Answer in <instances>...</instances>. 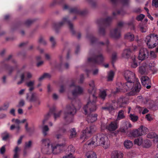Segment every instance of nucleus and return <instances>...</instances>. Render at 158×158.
Masks as SVG:
<instances>
[{
    "mask_svg": "<svg viewBox=\"0 0 158 158\" xmlns=\"http://www.w3.org/2000/svg\"><path fill=\"white\" fill-rule=\"evenodd\" d=\"M127 81V82L123 85L120 83L117 84L119 86L116 88L115 93L122 90L123 92L131 90L129 93V95H133L135 94L136 93L139 91L141 86L138 79H135L133 81L130 80Z\"/></svg>",
    "mask_w": 158,
    "mask_h": 158,
    "instance_id": "1",
    "label": "nucleus"
},
{
    "mask_svg": "<svg viewBox=\"0 0 158 158\" xmlns=\"http://www.w3.org/2000/svg\"><path fill=\"white\" fill-rule=\"evenodd\" d=\"M86 144L88 146L100 145L104 149H107L109 147L110 143L106 135L103 134H99L94 136L91 139L87 142Z\"/></svg>",
    "mask_w": 158,
    "mask_h": 158,
    "instance_id": "2",
    "label": "nucleus"
},
{
    "mask_svg": "<svg viewBox=\"0 0 158 158\" xmlns=\"http://www.w3.org/2000/svg\"><path fill=\"white\" fill-rule=\"evenodd\" d=\"M96 102L88 101L87 103L83 107L84 113L87 115V120L89 123H93L97 119V114H90L91 112L95 111L97 109L96 105Z\"/></svg>",
    "mask_w": 158,
    "mask_h": 158,
    "instance_id": "3",
    "label": "nucleus"
},
{
    "mask_svg": "<svg viewBox=\"0 0 158 158\" xmlns=\"http://www.w3.org/2000/svg\"><path fill=\"white\" fill-rule=\"evenodd\" d=\"M76 112V109L74 106L70 104L66 106L64 111L63 118L65 121L68 123H70L73 121L72 118H70L69 115H72L75 114Z\"/></svg>",
    "mask_w": 158,
    "mask_h": 158,
    "instance_id": "4",
    "label": "nucleus"
},
{
    "mask_svg": "<svg viewBox=\"0 0 158 158\" xmlns=\"http://www.w3.org/2000/svg\"><path fill=\"white\" fill-rule=\"evenodd\" d=\"M105 58L101 53L97 54L95 53L90 51L89 53L87 61L89 62L100 64L105 60Z\"/></svg>",
    "mask_w": 158,
    "mask_h": 158,
    "instance_id": "5",
    "label": "nucleus"
},
{
    "mask_svg": "<svg viewBox=\"0 0 158 158\" xmlns=\"http://www.w3.org/2000/svg\"><path fill=\"white\" fill-rule=\"evenodd\" d=\"M145 42L149 48H153L158 44V36L154 34H150L146 36Z\"/></svg>",
    "mask_w": 158,
    "mask_h": 158,
    "instance_id": "6",
    "label": "nucleus"
},
{
    "mask_svg": "<svg viewBox=\"0 0 158 158\" xmlns=\"http://www.w3.org/2000/svg\"><path fill=\"white\" fill-rule=\"evenodd\" d=\"M66 145V143L65 142L56 144L53 143L46 154H50L52 153L54 155L59 154L63 151Z\"/></svg>",
    "mask_w": 158,
    "mask_h": 158,
    "instance_id": "7",
    "label": "nucleus"
},
{
    "mask_svg": "<svg viewBox=\"0 0 158 158\" xmlns=\"http://www.w3.org/2000/svg\"><path fill=\"white\" fill-rule=\"evenodd\" d=\"M112 19V18L108 17L104 20L99 19L97 21L98 25V33L100 35H103L105 34V30L103 26L109 24Z\"/></svg>",
    "mask_w": 158,
    "mask_h": 158,
    "instance_id": "8",
    "label": "nucleus"
},
{
    "mask_svg": "<svg viewBox=\"0 0 158 158\" xmlns=\"http://www.w3.org/2000/svg\"><path fill=\"white\" fill-rule=\"evenodd\" d=\"M70 87H74V89L72 91V97H71L69 94L68 97L69 98L71 99H74L78 95L82 94L83 92L84 89L82 87L79 85H75V81H72L70 85Z\"/></svg>",
    "mask_w": 158,
    "mask_h": 158,
    "instance_id": "9",
    "label": "nucleus"
},
{
    "mask_svg": "<svg viewBox=\"0 0 158 158\" xmlns=\"http://www.w3.org/2000/svg\"><path fill=\"white\" fill-rule=\"evenodd\" d=\"M90 88L88 90L89 93L92 95L90 97L88 101H91V102L96 101L97 97L96 94V88L95 87L94 82L93 80L90 81L89 83Z\"/></svg>",
    "mask_w": 158,
    "mask_h": 158,
    "instance_id": "10",
    "label": "nucleus"
},
{
    "mask_svg": "<svg viewBox=\"0 0 158 158\" xmlns=\"http://www.w3.org/2000/svg\"><path fill=\"white\" fill-rule=\"evenodd\" d=\"M95 127L94 126L87 127L85 130L82 131V134L80 137L81 139L85 140L90 136L92 133L95 131Z\"/></svg>",
    "mask_w": 158,
    "mask_h": 158,
    "instance_id": "11",
    "label": "nucleus"
},
{
    "mask_svg": "<svg viewBox=\"0 0 158 158\" xmlns=\"http://www.w3.org/2000/svg\"><path fill=\"white\" fill-rule=\"evenodd\" d=\"M66 23L68 24L70 29L71 30L73 33V34L74 31L73 30V25L70 22L67 17L63 18L61 21L58 23L56 24L54 26V28L56 29L57 28L61 27Z\"/></svg>",
    "mask_w": 158,
    "mask_h": 158,
    "instance_id": "12",
    "label": "nucleus"
},
{
    "mask_svg": "<svg viewBox=\"0 0 158 158\" xmlns=\"http://www.w3.org/2000/svg\"><path fill=\"white\" fill-rule=\"evenodd\" d=\"M41 143L42 146L41 149L42 151L45 154L46 153L53 144L50 139L48 138L42 139L41 140Z\"/></svg>",
    "mask_w": 158,
    "mask_h": 158,
    "instance_id": "13",
    "label": "nucleus"
},
{
    "mask_svg": "<svg viewBox=\"0 0 158 158\" xmlns=\"http://www.w3.org/2000/svg\"><path fill=\"white\" fill-rule=\"evenodd\" d=\"M147 131V128L141 127L138 129L133 131L131 132V134L133 137H136L145 134Z\"/></svg>",
    "mask_w": 158,
    "mask_h": 158,
    "instance_id": "14",
    "label": "nucleus"
},
{
    "mask_svg": "<svg viewBox=\"0 0 158 158\" xmlns=\"http://www.w3.org/2000/svg\"><path fill=\"white\" fill-rule=\"evenodd\" d=\"M149 56V52L146 48H141L139 50L138 58L141 61L147 58Z\"/></svg>",
    "mask_w": 158,
    "mask_h": 158,
    "instance_id": "15",
    "label": "nucleus"
},
{
    "mask_svg": "<svg viewBox=\"0 0 158 158\" xmlns=\"http://www.w3.org/2000/svg\"><path fill=\"white\" fill-rule=\"evenodd\" d=\"M127 101L128 99L127 98L121 97L118 98L116 101L115 100L113 101V103L116 104L117 107H124L127 104Z\"/></svg>",
    "mask_w": 158,
    "mask_h": 158,
    "instance_id": "16",
    "label": "nucleus"
},
{
    "mask_svg": "<svg viewBox=\"0 0 158 158\" xmlns=\"http://www.w3.org/2000/svg\"><path fill=\"white\" fill-rule=\"evenodd\" d=\"M123 74L126 80H130L133 81L136 79L134 73L129 70H125L123 72Z\"/></svg>",
    "mask_w": 158,
    "mask_h": 158,
    "instance_id": "17",
    "label": "nucleus"
},
{
    "mask_svg": "<svg viewBox=\"0 0 158 158\" xmlns=\"http://www.w3.org/2000/svg\"><path fill=\"white\" fill-rule=\"evenodd\" d=\"M110 36L114 39L119 38L121 36L120 30L118 28L111 30L110 32Z\"/></svg>",
    "mask_w": 158,
    "mask_h": 158,
    "instance_id": "18",
    "label": "nucleus"
},
{
    "mask_svg": "<svg viewBox=\"0 0 158 158\" xmlns=\"http://www.w3.org/2000/svg\"><path fill=\"white\" fill-rule=\"evenodd\" d=\"M131 127L132 125L129 122L123 121L122 122V125L120 127L119 130L122 132L125 133L129 128Z\"/></svg>",
    "mask_w": 158,
    "mask_h": 158,
    "instance_id": "19",
    "label": "nucleus"
},
{
    "mask_svg": "<svg viewBox=\"0 0 158 158\" xmlns=\"http://www.w3.org/2000/svg\"><path fill=\"white\" fill-rule=\"evenodd\" d=\"M25 76L26 79H30L32 78V75L31 73L29 72H26L22 73L20 75L21 80L17 82V84L19 85L22 83L25 80Z\"/></svg>",
    "mask_w": 158,
    "mask_h": 158,
    "instance_id": "20",
    "label": "nucleus"
},
{
    "mask_svg": "<svg viewBox=\"0 0 158 158\" xmlns=\"http://www.w3.org/2000/svg\"><path fill=\"white\" fill-rule=\"evenodd\" d=\"M141 81L142 84L144 86H146L147 88L149 89L150 88L151 86L149 85L150 83V81L148 77H142L141 78Z\"/></svg>",
    "mask_w": 158,
    "mask_h": 158,
    "instance_id": "21",
    "label": "nucleus"
},
{
    "mask_svg": "<svg viewBox=\"0 0 158 158\" xmlns=\"http://www.w3.org/2000/svg\"><path fill=\"white\" fill-rule=\"evenodd\" d=\"M37 97L36 94L32 92L27 94L26 99L29 102H33L34 101L36 100Z\"/></svg>",
    "mask_w": 158,
    "mask_h": 158,
    "instance_id": "22",
    "label": "nucleus"
},
{
    "mask_svg": "<svg viewBox=\"0 0 158 158\" xmlns=\"http://www.w3.org/2000/svg\"><path fill=\"white\" fill-rule=\"evenodd\" d=\"M118 127V123L116 121H114L110 123L107 127V128L110 131H113L115 130Z\"/></svg>",
    "mask_w": 158,
    "mask_h": 158,
    "instance_id": "23",
    "label": "nucleus"
},
{
    "mask_svg": "<svg viewBox=\"0 0 158 158\" xmlns=\"http://www.w3.org/2000/svg\"><path fill=\"white\" fill-rule=\"evenodd\" d=\"M131 52L129 48L125 49L122 52L121 56L123 58L128 59L131 57Z\"/></svg>",
    "mask_w": 158,
    "mask_h": 158,
    "instance_id": "24",
    "label": "nucleus"
},
{
    "mask_svg": "<svg viewBox=\"0 0 158 158\" xmlns=\"http://www.w3.org/2000/svg\"><path fill=\"white\" fill-rule=\"evenodd\" d=\"M70 11L71 12L81 15H83L87 12L86 10H80L77 8H72L71 9Z\"/></svg>",
    "mask_w": 158,
    "mask_h": 158,
    "instance_id": "25",
    "label": "nucleus"
},
{
    "mask_svg": "<svg viewBox=\"0 0 158 158\" xmlns=\"http://www.w3.org/2000/svg\"><path fill=\"white\" fill-rule=\"evenodd\" d=\"M50 112L48 113L44 116V118L42 121V123L43 125L45 124V122L48 120L49 116L50 115V112H52L55 111L56 108L55 106H52V107L49 108Z\"/></svg>",
    "mask_w": 158,
    "mask_h": 158,
    "instance_id": "26",
    "label": "nucleus"
},
{
    "mask_svg": "<svg viewBox=\"0 0 158 158\" xmlns=\"http://www.w3.org/2000/svg\"><path fill=\"white\" fill-rule=\"evenodd\" d=\"M123 157V154L120 152L115 151L112 152L111 158H122Z\"/></svg>",
    "mask_w": 158,
    "mask_h": 158,
    "instance_id": "27",
    "label": "nucleus"
},
{
    "mask_svg": "<svg viewBox=\"0 0 158 158\" xmlns=\"http://www.w3.org/2000/svg\"><path fill=\"white\" fill-rule=\"evenodd\" d=\"M35 83V81L34 80H30L26 83V85L29 88V90L30 91H32L34 89Z\"/></svg>",
    "mask_w": 158,
    "mask_h": 158,
    "instance_id": "28",
    "label": "nucleus"
},
{
    "mask_svg": "<svg viewBox=\"0 0 158 158\" xmlns=\"http://www.w3.org/2000/svg\"><path fill=\"white\" fill-rule=\"evenodd\" d=\"M99 96L103 99H104L106 96V93L107 89H101L99 90Z\"/></svg>",
    "mask_w": 158,
    "mask_h": 158,
    "instance_id": "29",
    "label": "nucleus"
},
{
    "mask_svg": "<svg viewBox=\"0 0 158 158\" xmlns=\"http://www.w3.org/2000/svg\"><path fill=\"white\" fill-rule=\"evenodd\" d=\"M124 145L125 147L127 149L131 148L133 146V143L132 141L129 140H126L124 142Z\"/></svg>",
    "mask_w": 158,
    "mask_h": 158,
    "instance_id": "30",
    "label": "nucleus"
},
{
    "mask_svg": "<svg viewBox=\"0 0 158 158\" xmlns=\"http://www.w3.org/2000/svg\"><path fill=\"white\" fill-rule=\"evenodd\" d=\"M20 151L21 149L20 148L18 147H16L15 148L14 150V158H18L19 157Z\"/></svg>",
    "mask_w": 158,
    "mask_h": 158,
    "instance_id": "31",
    "label": "nucleus"
},
{
    "mask_svg": "<svg viewBox=\"0 0 158 158\" xmlns=\"http://www.w3.org/2000/svg\"><path fill=\"white\" fill-rule=\"evenodd\" d=\"M85 156L86 158H97L96 153L93 151L87 152L86 153Z\"/></svg>",
    "mask_w": 158,
    "mask_h": 158,
    "instance_id": "32",
    "label": "nucleus"
},
{
    "mask_svg": "<svg viewBox=\"0 0 158 158\" xmlns=\"http://www.w3.org/2000/svg\"><path fill=\"white\" fill-rule=\"evenodd\" d=\"M152 145V142L150 140L146 139L144 141L143 143V147L146 148H148L150 147Z\"/></svg>",
    "mask_w": 158,
    "mask_h": 158,
    "instance_id": "33",
    "label": "nucleus"
},
{
    "mask_svg": "<svg viewBox=\"0 0 158 158\" xmlns=\"http://www.w3.org/2000/svg\"><path fill=\"white\" fill-rule=\"evenodd\" d=\"M70 139L75 138L77 136V132L74 128H73L70 129Z\"/></svg>",
    "mask_w": 158,
    "mask_h": 158,
    "instance_id": "34",
    "label": "nucleus"
},
{
    "mask_svg": "<svg viewBox=\"0 0 158 158\" xmlns=\"http://www.w3.org/2000/svg\"><path fill=\"white\" fill-rule=\"evenodd\" d=\"M49 130V128L47 125H44L42 127V132L44 136H45L48 134L47 132Z\"/></svg>",
    "mask_w": 158,
    "mask_h": 158,
    "instance_id": "35",
    "label": "nucleus"
},
{
    "mask_svg": "<svg viewBox=\"0 0 158 158\" xmlns=\"http://www.w3.org/2000/svg\"><path fill=\"white\" fill-rule=\"evenodd\" d=\"M134 144L138 146H140L143 144V139L141 138H139L135 139L134 141Z\"/></svg>",
    "mask_w": 158,
    "mask_h": 158,
    "instance_id": "36",
    "label": "nucleus"
},
{
    "mask_svg": "<svg viewBox=\"0 0 158 158\" xmlns=\"http://www.w3.org/2000/svg\"><path fill=\"white\" fill-rule=\"evenodd\" d=\"M15 129L16 132L17 133H18L20 131L21 128L19 125H17L15 126L14 124L12 125L10 127V129L12 130Z\"/></svg>",
    "mask_w": 158,
    "mask_h": 158,
    "instance_id": "37",
    "label": "nucleus"
},
{
    "mask_svg": "<svg viewBox=\"0 0 158 158\" xmlns=\"http://www.w3.org/2000/svg\"><path fill=\"white\" fill-rule=\"evenodd\" d=\"M125 38L130 41H133L134 40V36L130 33L126 34L125 35Z\"/></svg>",
    "mask_w": 158,
    "mask_h": 158,
    "instance_id": "38",
    "label": "nucleus"
},
{
    "mask_svg": "<svg viewBox=\"0 0 158 158\" xmlns=\"http://www.w3.org/2000/svg\"><path fill=\"white\" fill-rule=\"evenodd\" d=\"M114 73L112 71H110L108 73V80L112 81L114 76Z\"/></svg>",
    "mask_w": 158,
    "mask_h": 158,
    "instance_id": "39",
    "label": "nucleus"
},
{
    "mask_svg": "<svg viewBox=\"0 0 158 158\" xmlns=\"http://www.w3.org/2000/svg\"><path fill=\"white\" fill-rule=\"evenodd\" d=\"M125 116L124 115V111L123 110H121L119 111L118 117L117 118V120H119L123 118Z\"/></svg>",
    "mask_w": 158,
    "mask_h": 158,
    "instance_id": "40",
    "label": "nucleus"
},
{
    "mask_svg": "<svg viewBox=\"0 0 158 158\" xmlns=\"http://www.w3.org/2000/svg\"><path fill=\"white\" fill-rule=\"evenodd\" d=\"M129 116L131 120L134 122L137 121L138 119V116L134 114H131Z\"/></svg>",
    "mask_w": 158,
    "mask_h": 158,
    "instance_id": "41",
    "label": "nucleus"
},
{
    "mask_svg": "<svg viewBox=\"0 0 158 158\" xmlns=\"http://www.w3.org/2000/svg\"><path fill=\"white\" fill-rule=\"evenodd\" d=\"M9 106V103L8 102L4 103L1 107V110H6L8 108Z\"/></svg>",
    "mask_w": 158,
    "mask_h": 158,
    "instance_id": "42",
    "label": "nucleus"
},
{
    "mask_svg": "<svg viewBox=\"0 0 158 158\" xmlns=\"http://www.w3.org/2000/svg\"><path fill=\"white\" fill-rule=\"evenodd\" d=\"M62 112V111L61 110H60L59 111L54 114V117L55 121H56L57 119L60 117L61 114Z\"/></svg>",
    "mask_w": 158,
    "mask_h": 158,
    "instance_id": "43",
    "label": "nucleus"
},
{
    "mask_svg": "<svg viewBox=\"0 0 158 158\" xmlns=\"http://www.w3.org/2000/svg\"><path fill=\"white\" fill-rule=\"evenodd\" d=\"M50 77V75L47 73H45L43 75L41 76L39 78V81H41L44 79L45 78H48Z\"/></svg>",
    "mask_w": 158,
    "mask_h": 158,
    "instance_id": "44",
    "label": "nucleus"
},
{
    "mask_svg": "<svg viewBox=\"0 0 158 158\" xmlns=\"http://www.w3.org/2000/svg\"><path fill=\"white\" fill-rule=\"evenodd\" d=\"M156 136L157 135L154 132L149 133L147 135V137L150 139L154 138V139Z\"/></svg>",
    "mask_w": 158,
    "mask_h": 158,
    "instance_id": "45",
    "label": "nucleus"
},
{
    "mask_svg": "<svg viewBox=\"0 0 158 158\" xmlns=\"http://www.w3.org/2000/svg\"><path fill=\"white\" fill-rule=\"evenodd\" d=\"M32 145V141H29L28 142H26L25 143L24 148L25 149L30 148Z\"/></svg>",
    "mask_w": 158,
    "mask_h": 158,
    "instance_id": "46",
    "label": "nucleus"
},
{
    "mask_svg": "<svg viewBox=\"0 0 158 158\" xmlns=\"http://www.w3.org/2000/svg\"><path fill=\"white\" fill-rule=\"evenodd\" d=\"M102 109L103 110H106L110 112H112L113 111L114 108L112 106H110L109 107H103Z\"/></svg>",
    "mask_w": 158,
    "mask_h": 158,
    "instance_id": "47",
    "label": "nucleus"
},
{
    "mask_svg": "<svg viewBox=\"0 0 158 158\" xmlns=\"http://www.w3.org/2000/svg\"><path fill=\"white\" fill-rule=\"evenodd\" d=\"M2 140L4 141L8 139L9 136L8 133L6 132H5L2 133Z\"/></svg>",
    "mask_w": 158,
    "mask_h": 158,
    "instance_id": "48",
    "label": "nucleus"
},
{
    "mask_svg": "<svg viewBox=\"0 0 158 158\" xmlns=\"http://www.w3.org/2000/svg\"><path fill=\"white\" fill-rule=\"evenodd\" d=\"M132 62L131 63V67L133 68H135L137 66L138 64L137 62L135 60V57H132Z\"/></svg>",
    "mask_w": 158,
    "mask_h": 158,
    "instance_id": "49",
    "label": "nucleus"
},
{
    "mask_svg": "<svg viewBox=\"0 0 158 158\" xmlns=\"http://www.w3.org/2000/svg\"><path fill=\"white\" fill-rule=\"evenodd\" d=\"M68 150L70 152L69 155L71 154L73 156V153L75 152V149L73 146L72 145H70L68 147Z\"/></svg>",
    "mask_w": 158,
    "mask_h": 158,
    "instance_id": "50",
    "label": "nucleus"
},
{
    "mask_svg": "<svg viewBox=\"0 0 158 158\" xmlns=\"http://www.w3.org/2000/svg\"><path fill=\"white\" fill-rule=\"evenodd\" d=\"M139 72L142 74H145L146 72L145 67L144 66H141L139 67Z\"/></svg>",
    "mask_w": 158,
    "mask_h": 158,
    "instance_id": "51",
    "label": "nucleus"
},
{
    "mask_svg": "<svg viewBox=\"0 0 158 158\" xmlns=\"http://www.w3.org/2000/svg\"><path fill=\"white\" fill-rule=\"evenodd\" d=\"M140 30L142 32H146L147 30V27L145 25H142L140 24L139 26Z\"/></svg>",
    "mask_w": 158,
    "mask_h": 158,
    "instance_id": "52",
    "label": "nucleus"
},
{
    "mask_svg": "<svg viewBox=\"0 0 158 158\" xmlns=\"http://www.w3.org/2000/svg\"><path fill=\"white\" fill-rule=\"evenodd\" d=\"M39 42L40 43L45 45L46 44L47 42L42 37H40L39 40Z\"/></svg>",
    "mask_w": 158,
    "mask_h": 158,
    "instance_id": "53",
    "label": "nucleus"
},
{
    "mask_svg": "<svg viewBox=\"0 0 158 158\" xmlns=\"http://www.w3.org/2000/svg\"><path fill=\"white\" fill-rule=\"evenodd\" d=\"M25 104V101L23 99H21L20 100L17 106L18 107H22L24 106Z\"/></svg>",
    "mask_w": 158,
    "mask_h": 158,
    "instance_id": "54",
    "label": "nucleus"
},
{
    "mask_svg": "<svg viewBox=\"0 0 158 158\" xmlns=\"http://www.w3.org/2000/svg\"><path fill=\"white\" fill-rule=\"evenodd\" d=\"M33 102L34 105L35 106L40 105L41 104V101L37 97L36 98V100L34 101Z\"/></svg>",
    "mask_w": 158,
    "mask_h": 158,
    "instance_id": "55",
    "label": "nucleus"
},
{
    "mask_svg": "<svg viewBox=\"0 0 158 158\" xmlns=\"http://www.w3.org/2000/svg\"><path fill=\"white\" fill-rule=\"evenodd\" d=\"M124 23L123 21L118 22L117 24V27L116 28H119L121 31V28L124 26Z\"/></svg>",
    "mask_w": 158,
    "mask_h": 158,
    "instance_id": "56",
    "label": "nucleus"
},
{
    "mask_svg": "<svg viewBox=\"0 0 158 158\" xmlns=\"http://www.w3.org/2000/svg\"><path fill=\"white\" fill-rule=\"evenodd\" d=\"M145 117L147 120L149 121H151L153 119L152 115L150 114H147L146 115Z\"/></svg>",
    "mask_w": 158,
    "mask_h": 158,
    "instance_id": "57",
    "label": "nucleus"
},
{
    "mask_svg": "<svg viewBox=\"0 0 158 158\" xmlns=\"http://www.w3.org/2000/svg\"><path fill=\"white\" fill-rule=\"evenodd\" d=\"M144 17V15L143 14H140L137 17L136 19L138 21H141Z\"/></svg>",
    "mask_w": 158,
    "mask_h": 158,
    "instance_id": "58",
    "label": "nucleus"
},
{
    "mask_svg": "<svg viewBox=\"0 0 158 158\" xmlns=\"http://www.w3.org/2000/svg\"><path fill=\"white\" fill-rule=\"evenodd\" d=\"M150 55L152 58H155L157 57V55L153 51H151L150 52Z\"/></svg>",
    "mask_w": 158,
    "mask_h": 158,
    "instance_id": "59",
    "label": "nucleus"
},
{
    "mask_svg": "<svg viewBox=\"0 0 158 158\" xmlns=\"http://www.w3.org/2000/svg\"><path fill=\"white\" fill-rule=\"evenodd\" d=\"M50 40L52 44V47H54L56 44V42L55 41L54 38L53 37H51L50 38Z\"/></svg>",
    "mask_w": 158,
    "mask_h": 158,
    "instance_id": "60",
    "label": "nucleus"
},
{
    "mask_svg": "<svg viewBox=\"0 0 158 158\" xmlns=\"http://www.w3.org/2000/svg\"><path fill=\"white\" fill-rule=\"evenodd\" d=\"M152 5L156 7H158V0H153Z\"/></svg>",
    "mask_w": 158,
    "mask_h": 158,
    "instance_id": "61",
    "label": "nucleus"
},
{
    "mask_svg": "<svg viewBox=\"0 0 158 158\" xmlns=\"http://www.w3.org/2000/svg\"><path fill=\"white\" fill-rule=\"evenodd\" d=\"M66 129L64 127H60V126L59 127V131L62 133H65L66 131Z\"/></svg>",
    "mask_w": 158,
    "mask_h": 158,
    "instance_id": "62",
    "label": "nucleus"
},
{
    "mask_svg": "<svg viewBox=\"0 0 158 158\" xmlns=\"http://www.w3.org/2000/svg\"><path fill=\"white\" fill-rule=\"evenodd\" d=\"M11 121L12 122L15 123L18 125L20 124V120L18 119L13 118L12 119Z\"/></svg>",
    "mask_w": 158,
    "mask_h": 158,
    "instance_id": "63",
    "label": "nucleus"
},
{
    "mask_svg": "<svg viewBox=\"0 0 158 158\" xmlns=\"http://www.w3.org/2000/svg\"><path fill=\"white\" fill-rule=\"evenodd\" d=\"M154 141L155 143L156 144V147L158 148V135L154 139Z\"/></svg>",
    "mask_w": 158,
    "mask_h": 158,
    "instance_id": "64",
    "label": "nucleus"
}]
</instances>
